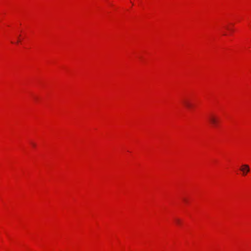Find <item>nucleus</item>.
Returning a JSON list of instances; mask_svg holds the SVG:
<instances>
[{
    "label": "nucleus",
    "instance_id": "1",
    "mask_svg": "<svg viewBox=\"0 0 251 251\" xmlns=\"http://www.w3.org/2000/svg\"><path fill=\"white\" fill-rule=\"evenodd\" d=\"M208 121H209L210 123L214 126H216L218 124V119L214 115H210L208 117Z\"/></svg>",
    "mask_w": 251,
    "mask_h": 251
},
{
    "label": "nucleus",
    "instance_id": "2",
    "mask_svg": "<svg viewBox=\"0 0 251 251\" xmlns=\"http://www.w3.org/2000/svg\"><path fill=\"white\" fill-rule=\"evenodd\" d=\"M240 170L242 172L244 176L246 175L250 171L249 166L247 164H244L241 166Z\"/></svg>",
    "mask_w": 251,
    "mask_h": 251
},
{
    "label": "nucleus",
    "instance_id": "3",
    "mask_svg": "<svg viewBox=\"0 0 251 251\" xmlns=\"http://www.w3.org/2000/svg\"><path fill=\"white\" fill-rule=\"evenodd\" d=\"M183 103L184 105L188 108H190L192 106L191 103L187 100H184Z\"/></svg>",
    "mask_w": 251,
    "mask_h": 251
},
{
    "label": "nucleus",
    "instance_id": "4",
    "mask_svg": "<svg viewBox=\"0 0 251 251\" xmlns=\"http://www.w3.org/2000/svg\"><path fill=\"white\" fill-rule=\"evenodd\" d=\"M176 224H179L180 223V221L179 219H176Z\"/></svg>",
    "mask_w": 251,
    "mask_h": 251
},
{
    "label": "nucleus",
    "instance_id": "5",
    "mask_svg": "<svg viewBox=\"0 0 251 251\" xmlns=\"http://www.w3.org/2000/svg\"><path fill=\"white\" fill-rule=\"evenodd\" d=\"M32 145L33 146H35V145L34 144H33V143H32Z\"/></svg>",
    "mask_w": 251,
    "mask_h": 251
}]
</instances>
